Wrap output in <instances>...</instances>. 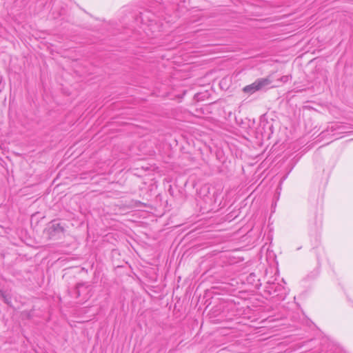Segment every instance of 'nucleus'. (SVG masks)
<instances>
[{
	"mask_svg": "<svg viewBox=\"0 0 353 353\" xmlns=\"http://www.w3.org/2000/svg\"><path fill=\"white\" fill-rule=\"evenodd\" d=\"M272 83L269 77L256 79L250 85L243 88V91L245 93L253 94L256 91L261 90Z\"/></svg>",
	"mask_w": 353,
	"mask_h": 353,
	"instance_id": "nucleus-1",
	"label": "nucleus"
},
{
	"mask_svg": "<svg viewBox=\"0 0 353 353\" xmlns=\"http://www.w3.org/2000/svg\"><path fill=\"white\" fill-rule=\"evenodd\" d=\"M49 230H51L52 231L54 232H63V228L60 225L59 223L57 221H52V225L50 227Z\"/></svg>",
	"mask_w": 353,
	"mask_h": 353,
	"instance_id": "nucleus-2",
	"label": "nucleus"
},
{
	"mask_svg": "<svg viewBox=\"0 0 353 353\" xmlns=\"http://www.w3.org/2000/svg\"><path fill=\"white\" fill-rule=\"evenodd\" d=\"M0 296L3 299L5 303L8 305H11V299L12 296L10 293H8L5 291L0 292Z\"/></svg>",
	"mask_w": 353,
	"mask_h": 353,
	"instance_id": "nucleus-3",
	"label": "nucleus"
},
{
	"mask_svg": "<svg viewBox=\"0 0 353 353\" xmlns=\"http://www.w3.org/2000/svg\"><path fill=\"white\" fill-rule=\"evenodd\" d=\"M289 79V77L288 76H283L281 78V81H283V82H287Z\"/></svg>",
	"mask_w": 353,
	"mask_h": 353,
	"instance_id": "nucleus-4",
	"label": "nucleus"
},
{
	"mask_svg": "<svg viewBox=\"0 0 353 353\" xmlns=\"http://www.w3.org/2000/svg\"><path fill=\"white\" fill-rule=\"evenodd\" d=\"M22 314H23V316H25V315H26V316H27V317H29V314H28V312H23L22 313Z\"/></svg>",
	"mask_w": 353,
	"mask_h": 353,
	"instance_id": "nucleus-5",
	"label": "nucleus"
},
{
	"mask_svg": "<svg viewBox=\"0 0 353 353\" xmlns=\"http://www.w3.org/2000/svg\"><path fill=\"white\" fill-rule=\"evenodd\" d=\"M83 285L81 284H78L77 285V289H79L80 287H82Z\"/></svg>",
	"mask_w": 353,
	"mask_h": 353,
	"instance_id": "nucleus-6",
	"label": "nucleus"
},
{
	"mask_svg": "<svg viewBox=\"0 0 353 353\" xmlns=\"http://www.w3.org/2000/svg\"><path fill=\"white\" fill-rule=\"evenodd\" d=\"M77 293L78 296H79V290H77Z\"/></svg>",
	"mask_w": 353,
	"mask_h": 353,
	"instance_id": "nucleus-7",
	"label": "nucleus"
},
{
	"mask_svg": "<svg viewBox=\"0 0 353 353\" xmlns=\"http://www.w3.org/2000/svg\"><path fill=\"white\" fill-rule=\"evenodd\" d=\"M1 291H3V290L0 288V292H1Z\"/></svg>",
	"mask_w": 353,
	"mask_h": 353,
	"instance_id": "nucleus-8",
	"label": "nucleus"
}]
</instances>
